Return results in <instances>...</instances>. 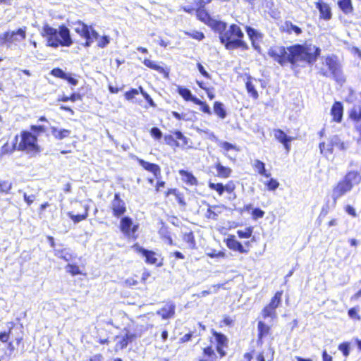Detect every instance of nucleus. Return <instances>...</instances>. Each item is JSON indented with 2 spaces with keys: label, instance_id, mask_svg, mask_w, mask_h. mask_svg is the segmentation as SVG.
I'll use <instances>...</instances> for the list:
<instances>
[{
  "label": "nucleus",
  "instance_id": "nucleus-1",
  "mask_svg": "<svg viewBox=\"0 0 361 361\" xmlns=\"http://www.w3.org/2000/svg\"><path fill=\"white\" fill-rule=\"evenodd\" d=\"M321 49L312 44H295L284 47L274 46L270 47L268 55L281 66L290 63L292 68L300 66V63H314L320 55Z\"/></svg>",
  "mask_w": 361,
  "mask_h": 361
},
{
  "label": "nucleus",
  "instance_id": "nucleus-2",
  "mask_svg": "<svg viewBox=\"0 0 361 361\" xmlns=\"http://www.w3.org/2000/svg\"><path fill=\"white\" fill-rule=\"evenodd\" d=\"M320 62L316 65L317 73L323 77L332 78L336 82L343 84L345 82V76L343 71V66L335 54L323 56Z\"/></svg>",
  "mask_w": 361,
  "mask_h": 361
},
{
  "label": "nucleus",
  "instance_id": "nucleus-3",
  "mask_svg": "<svg viewBox=\"0 0 361 361\" xmlns=\"http://www.w3.org/2000/svg\"><path fill=\"white\" fill-rule=\"evenodd\" d=\"M41 35L47 39V45L54 48L59 45L69 47L73 43L70 31L65 26H61L58 30L46 24L42 27Z\"/></svg>",
  "mask_w": 361,
  "mask_h": 361
},
{
  "label": "nucleus",
  "instance_id": "nucleus-4",
  "mask_svg": "<svg viewBox=\"0 0 361 361\" xmlns=\"http://www.w3.org/2000/svg\"><path fill=\"white\" fill-rule=\"evenodd\" d=\"M244 34L240 27L235 25H231L222 34L220 42L224 44L226 49H235L238 48L247 49V44L243 40Z\"/></svg>",
  "mask_w": 361,
  "mask_h": 361
},
{
  "label": "nucleus",
  "instance_id": "nucleus-5",
  "mask_svg": "<svg viewBox=\"0 0 361 361\" xmlns=\"http://www.w3.org/2000/svg\"><path fill=\"white\" fill-rule=\"evenodd\" d=\"M361 180L360 175L355 171H350L345 175L344 178L338 183L333 189L332 198L336 201L338 198L351 190L352 188L357 185Z\"/></svg>",
  "mask_w": 361,
  "mask_h": 361
},
{
  "label": "nucleus",
  "instance_id": "nucleus-6",
  "mask_svg": "<svg viewBox=\"0 0 361 361\" xmlns=\"http://www.w3.org/2000/svg\"><path fill=\"white\" fill-rule=\"evenodd\" d=\"M37 140V137L31 133L23 131L20 134V141L18 144L17 150L26 151L32 155L35 154L40 152Z\"/></svg>",
  "mask_w": 361,
  "mask_h": 361
},
{
  "label": "nucleus",
  "instance_id": "nucleus-7",
  "mask_svg": "<svg viewBox=\"0 0 361 361\" xmlns=\"http://www.w3.org/2000/svg\"><path fill=\"white\" fill-rule=\"evenodd\" d=\"M282 291H278L271 298L269 305H267L262 311V317L266 319L270 317L275 319L276 317V309L281 302Z\"/></svg>",
  "mask_w": 361,
  "mask_h": 361
},
{
  "label": "nucleus",
  "instance_id": "nucleus-8",
  "mask_svg": "<svg viewBox=\"0 0 361 361\" xmlns=\"http://www.w3.org/2000/svg\"><path fill=\"white\" fill-rule=\"evenodd\" d=\"M26 37V28H19L16 31H8L4 34L5 43L9 44L22 42Z\"/></svg>",
  "mask_w": 361,
  "mask_h": 361
},
{
  "label": "nucleus",
  "instance_id": "nucleus-9",
  "mask_svg": "<svg viewBox=\"0 0 361 361\" xmlns=\"http://www.w3.org/2000/svg\"><path fill=\"white\" fill-rule=\"evenodd\" d=\"M111 208L113 215L117 218L121 216L126 212V203L121 199L118 193L114 195V198L111 202Z\"/></svg>",
  "mask_w": 361,
  "mask_h": 361
},
{
  "label": "nucleus",
  "instance_id": "nucleus-10",
  "mask_svg": "<svg viewBox=\"0 0 361 361\" xmlns=\"http://www.w3.org/2000/svg\"><path fill=\"white\" fill-rule=\"evenodd\" d=\"M133 221L128 216L123 217L120 222V229L126 235H130L136 232L137 226H134L133 228Z\"/></svg>",
  "mask_w": 361,
  "mask_h": 361
},
{
  "label": "nucleus",
  "instance_id": "nucleus-11",
  "mask_svg": "<svg viewBox=\"0 0 361 361\" xmlns=\"http://www.w3.org/2000/svg\"><path fill=\"white\" fill-rule=\"evenodd\" d=\"M175 309V304L173 302H168L157 312V314L161 316L163 319H168L173 317Z\"/></svg>",
  "mask_w": 361,
  "mask_h": 361
},
{
  "label": "nucleus",
  "instance_id": "nucleus-12",
  "mask_svg": "<svg viewBox=\"0 0 361 361\" xmlns=\"http://www.w3.org/2000/svg\"><path fill=\"white\" fill-rule=\"evenodd\" d=\"M134 247L135 248L136 251L138 253H140L144 256L146 259L145 262L150 264H155L157 262V258L156 257V253L147 250L143 247H139L138 245H135Z\"/></svg>",
  "mask_w": 361,
  "mask_h": 361
},
{
  "label": "nucleus",
  "instance_id": "nucleus-13",
  "mask_svg": "<svg viewBox=\"0 0 361 361\" xmlns=\"http://www.w3.org/2000/svg\"><path fill=\"white\" fill-rule=\"evenodd\" d=\"M274 137L280 142L283 144L285 149L289 152L290 145L289 142L293 140L291 137H288L283 130L280 129L274 130Z\"/></svg>",
  "mask_w": 361,
  "mask_h": 361
},
{
  "label": "nucleus",
  "instance_id": "nucleus-14",
  "mask_svg": "<svg viewBox=\"0 0 361 361\" xmlns=\"http://www.w3.org/2000/svg\"><path fill=\"white\" fill-rule=\"evenodd\" d=\"M343 105L339 102H336L331 109V114L333 116L334 121L341 122L343 117Z\"/></svg>",
  "mask_w": 361,
  "mask_h": 361
},
{
  "label": "nucleus",
  "instance_id": "nucleus-15",
  "mask_svg": "<svg viewBox=\"0 0 361 361\" xmlns=\"http://www.w3.org/2000/svg\"><path fill=\"white\" fill-rule=\"evenodd\" d=\"M281 30L289 35L294 33L295 35H299L302 33V30L295 25H293L290 21H286L281 26Z\"/></svg>",
  "mask_w": 361,
  "mask_h": 361
},
{
  "label": "nucleus",
  "instance_id": "nucleus-16",
  "mask_svg": "<svg viewBox=\"0 0 361 361\" xmlns=\"http://www.w3.org/2000/svg\"><path fill=\"white\" fill-rule=\"evenodd\" d=\"M227 247L234 251H238L240 253H246L247 251L243 247L242 244L236 240L234 236H231L226 240Z\"/></svg>",
  "mask_w": 361,
  "mask_h": 361
},
{
  "label": "nucleus",
  "instance_id": "nucleus-17",
  "mask_svg": "<svg viewBox=\"0 0 361 361\" xmlns=\"http://www.w3.org/2000/svg\"><path fill=\"white\" fill-rule=\"evenodd\" d=\"M19 136L16 135L12 144H8L6 142L4 144L1 149L0 155L3 156L5 154H11L16 149H17L18 147V142Z\"/></svg>",
  "mask_w": 361,
  "mask_h": 361
},
{
  "label": "nucleus",
  "instance_id": "nucleus-18",
  "mask_svg": "<svg viewBox=\"0 0 361 361\" xmlns=\"http://www.w3.org/2000/svg\"><path fill=\"white\" fill-rule=\"evenodd\" d=\"M139 164L145 170L152 172L156 178H157L159 176H160L161 169L158 165L145 161L142 159L139 160Z\"/></svg>",
  "mask_w": 361,
  "mask_h": 361
},
{
  "label": "nucleus",
  "instance_id": "nucleus-19",
  "mask_svg": "<svg viewBox=\"0 0 361 361\" xmlns=\"http://www.w3.org/2000/svg\"><path fill=\"white\" fill-rule=\"evenodd\" d=\"M317 8L319 11L320 16L326 20H330L331 18V12L329 6L325 3H319Z\"/></svg>",
  "mask_w": 361,
  "mask_h": 361
},
{
  "label": "nucleus",
  "instance_id": "nucleus-20",
  "mask_svg": "<svg viewBox=\"0 0 361 361\" xmlns=\"http://www.w3.org/2000/svg\"><path fill=\"white\" fill-rule=\"evenodd\" d=\"M210 26L215 32L219 33V39H221L222 34L226 31L227 28L226 23L213 20L210 22Z\"/></svg>",
  "mask_w": 361,
  "mask_h": 361
},
{
  "label": "nucleus",
  "instance_id": "nucleus-21",
  "mask_svg": "<svg viewBox=\"0 0 361 361\" xmlns=\"http://www.w3.org/2000/svg\"><path fill=\"white\" fill-rule=\"evenodd\" d=\"M217 171L216 176L222 178H228L231 176L232 170L229 167H226L218 162L215 165Z\"/></svg>",
  "mask_w": 361,
  "mask_h": 361
},
{
  "label": "nucleus",
  "instance_id": "nucleus-22",
  "mask_svg": "<svg viewBox=\"0 0 361 361\" xmlns=\"http://www.w3.org/2000/svg\"><path fill=\"white\" fill-rule=\"evenodd\" d=\"M216 355L212 347L204 348L203 355L199 361H216Z\"/></svg>",
  "mask_w": 361,
  "mask_h": 361
},
{
  "label": "nucleus",
  "instance_id": "nucleus-23",
  "mask_svg": "<svg viewBox=\"0 0 361 361\" xmlns=\"http://www.w3.org/2000/svg\"><path fill=\"white\" fill-rule=\"evenodd\" d=\"M338 5L345 14H350L353 11L351 0H338Z\"/></svg>",
  "mask_w": 361,
  "mask_h": 361
},
{
  "label": "nucleus",
  "instance_id": "nucleus-24",
  "mask_svg": "<svg viewBox=\"0 0 361 361\" xmlns=\"http://www.w3.org/2000/svg\"><path fill=\"white\" fill-rule=\"evenodd\" d=\"M179 173L182 176V179L186 183L190 185H195L197 184V180L196 178L190 173L185 171L184 170H180Z\"/></svg>",
  "mask_w": 361,
  "mask_h": 361
},
{
  "label": "nucleus",
  "instance_id": "nucleus-25",
  "mask_svg": "<svg viewBox=\"0 0 361 361\" xmlns=\"http://www.w3.org/2000/svg\"><path fill=\"white\" fill-rule=\"evenodd\" d=\"M54 255L66 262L72 259V255L70 253L69 250L67 248H57L54 249Z\"/></svg>",
  "mask_w": 361,
  "mask_h": 361
},
{
  "label": "nucleus",
  "instance_id": "nucleus-26",
  "mask_svg": "<svg viewBox=\"0 0 361 361\" xmlns=\"http://www.w3.org/2000/svg\"><path fill=\"white\" fill-rule=\"evenodd\" d=\"M51 134L58 140H62L70 135L71 131L69 130L63 129L59 130L56 127H51Z\"/></svg>",
  "mask_w": 361,
  "mask_h": 361
},
{
  "label": "nucleus",
  "instance_id": "nucleus-27",
  "mask_svg": "<svg viewBox=\"0 0 361 361\" xmlns=\"http://www.w3.org/2000/svg\"><path fill=\"white\" fill-rule=\"evenodd\" d=\"M89 36L86 37V42L85 46L88 47H90L93 43L94 40L99 39V34L90 26L88 29Z\"/></svg>",
  "mask_w": 361,
  "mask_h": 361
},
{
  "label": "nucleus",
  "instance_id": "nucleus-28",
  "mask_svg": "<svg viewBox=\"0 0 361 361\" xmlns=\"http://www.w3.org/2000/svg\"><path fill=\"white\" fill-rule=\"evenodd\" d=\"M135 338V334L127 332L122 339L118 342L116 346H119L121 349H123L127 347L129 342L133 341Z\"/></svg>",
  "mask_w": 361,
  "mask_h": 361
},
{
  "label": "nucleus",
  "instance_id": "nucleus-29",
  "mask_svg": "<svg viewBox=\"0 0 361 361\" xmlns=\"http://www.w3.org/2000/svg\"><path fill=\"white\" fill-rule=\"evenodd\" d=\"M214 111L219 117L222 119L225 118L226 116V111L224 109V104L221 102H214Z\"/></svg>",
  "mask_w": 361,
  "mask_h": 361
},
{
  "label": "nucleus",
  "instance_id": "nucleus-30",
  "mask_svg": "<svg viewBox=\"0 0 361 361\" xmlns=\"http://www.w3.org/2000/svg\"><path fill=\"white\" fill-rule=\"evenodd\" d=\"M330 143L331 147H337L340 150H345L347 148L345 144L337 135H334L330 138Z\"/></svg>",
  "mask_w": 361,
  "mask_h": 361
},
{
  "label": "nucleus",
  "instance_id": "nucleus-31",
  "mask_svg": "<svg viewBox=\"0 0 361 361\" xmlns=\"http://www.w3.org/2000/svg\"><path fill=\"white\" fill-rule=\"evenodd\" d=\"M88 29L89 26L80 22L78 23L77 27L75 28V30L80 36L86 38L87 36H89Z\"/></svg>",
  "mask_w": 361,
  "mask_h": 361
},
{
  "label": "nucleus",
  "instance_id": "nucleus-32",
  "mask_svg": "<svg viewBox=\"0 0 361 361\" xmlns=\"http://www.w3.org/2000/svg\"><path fill=\"white\" fill-rule=\"evenodd\" d=\"M183 239L185 243H187L188 244V245L190 248H192V249L195 248V237H194L193 233L192 231L184 233Z\"/></svg>",
  "mask_w": 361,
  "mask_h": 361
},
{
  "label": "nucleus",
  "instance_id": "nucleus-33",
  "mask_svg": "<svg viewBox=\"0 0 361 361\" xmlns=\"http://www.w3.org/2000/svg\"><path fill=\"white\" fill-rule=\"evenodd\" d=\"M254 166L256 171H257L260 175L269 177L270 173H267L265 165L263 162L259 160H255Z\"/></svg>",
  "mask_w": 361,
  "mask_h": 361
},
{
  "label": "nucleus",
  "instance_id": "nucleus-34",
  "mask_svg": "<svg viewBox=\"0 0 361 361\" xmlns=\"http://www.w3.org/2000/svg\"><path fill=\"white\" fill-rule=\"evenodd\" d=\"M350 117L355 121H361V107L354 106L350 112Z\"/></svg>",
  "mask_w": 361,
  "mask_h": 361
},
{
  "label": "nucleus",
  "instance_id": "nucleus-35",
  "mask_svg": "<svg viewBox=\"0 0 361 361\" xmlns=\"http://www.w3.org/2000/svg\"><path fill=\"white\" fill-rule=\"evenodd\" d=\"M258 331L259 338H261L264 336H266L269 334V326L260 321L258 322Z\"/></svg>",
  "mask_w": 361,
  "mask_h": 361
},
{
  "label": "nucleus",
  "instance_id": "nucleus-36",
  "mask_svg": "<svg viewBox=\"0 0 361 361\" xmlns=\"http://www.w3.org/2000/svg\"><path fill=\"white\" fill-rule=\"evenodd\" d=\"M246 89L247 92L254 98L257 99L258 98V92L255 90V87L254 84L252 82L251 80H247L246 82Z\"/></svg>",
  "mask_w": 361,
  "mask_h": 361
},
{
  "label": "nucleus",
  "instance_id": "nucleus-37",
  "mask_svg": "<svg viewBox=\"0 0 361 361\" xmlns=\"http://www.w3.org/2000/svg\"><path fill=\"white\" fill-rule=\"evenodd\" d=\"M178 92L181 95L185 100L190 101L192 97V93L190 90L178 86Z\"/></svg>",
  "mask_w": 361,
  "mask_h": 361
},
{
  "label": "nucleus",
  "instance_id": "nucleus-38",
  "mask_svg": "<svg viewBox=\"0 0 361 361\" xmlns=\"http://www.w3.org/2000/svg\"><path fill=\"white\" fill-rule=\"evenodd\" d=\"M214 336L217 341V345L226 346L228 340L227 338L222 334L214 332Z\"/></svg>",
  "mask_w": 361,
  "mask_h": 361
},
{
  "label": "nucleus",
  "instance_id": "nucleus-39",
  "mask_svg": "<svg viewBox=\"0 0 361 361\" xmlns=\"http://www.w3.org/2000/svg\"><path fill=\"white\" fill-rule=\"evenodd\" d=\"M209 187L210 189L216 190L219 195H221L225 191L224 185L222 183H214L209 182Z\"/></svg>",
  "mask_w": 361,
  "mask_h": 361
},
{
  "label": "nucleus",
  "instance_id": "nucleus-40",
  "mask_svg": "<svg viewBox=\"0 0 361 361\" xmlns=\"http://www.w3.org/2000/svg\"><path fill=\"white\" fill-rule=\"evenodd\" d=\"M144 64L150 68H152L154 70L159 71V73H162L164 71L162 67L156 64L154 61H152L149 59H145Z\"/></svg>",
  "mask_w": 361,
  "mask_h": 361
},
{
  "label": "nucleus",
  "instance_id": "nucleus-41",
  "mask_svg": "<svg viewBox=\"0 0 361 361\" xmlns=\"http://www.w3.org/2000/svg\"><path fill=\"white\" fill-rule=\"evenodd\" d=\"M12 188V183L8 180H0V192L8 193Z\"/></svg>",
  "mask_w": 361,
  "mask_h": 361
},
{
  "label": "nucleus",
  "instance_id": "nucleus-42",
  "mask_svg": "<svg viewBox=\"0 0 361 361\" xmlns=\"http://www.w3.org/2000/svg\"><path fill=\"white\" fill-rule=\"evenodd\" d=\"M68 216L74 221V223H78L82 220H84L87 216V211L84 214L75 215L72 212H68Z\"/></svg>",
  "mask_w": 361,
  "mask_h": 361
},
{
  "label": "nucleus",
  "instance_id": "nucleus-43",
  "mask_svg": "<svg viewBox=\"0 0 361 361\" xmlns=\"http://www.w3.org/2000/svg\"><path fill=\"white\" fill-rule=\"evenodd\" d=\"M51 74L52 75H54V77L62 78V79H64L66 78V73L65 72H63V70H61V68H54L51 71Z\"/></svg>",
  "mask_w": 361,
  "mask_h": 361
},
{
  "label": "nucleus",
  "instance_id": "nucleus-44",
  "mask_svg": "<svg viewBox=\"0 0 361 361\" xmlns=\"http://www.w3.org/2000/svg\"><path fill=\"white\" fill-rule=\"evenodd\" d=\"M252 230L251 228H247L245 231H238L237 233L240 238H250L252 235Z\"/></svg>",
  "mask_w": 361,
  "mask_h": 361
},
{
  "label": "nucleus",
  "instance_id": "nucleus-45",
  "mask_svg": "<svg viewBox=\"0 0 361 361\" xmlns=\"http://www.w3.org/2000/svg\"><path fill=\"white\" fill-rule=\"evenodd\" d=\"M66 270L68 272H70L72 275H78L80 274V269L76 265L69 264L66 266Z\"/></svg>",
  "mask_w": 361,
  "mask_h": 361
},
{
  "label": "nucleus",
  "instance_id": "nucleus-46",
  "mask_svg": "<svg viewBox=\"0 0 361 361\" xmlns=\"http://www.w3.org/2000/svg\"><path fill=\"white\" fill-rule=\"evenodd\" d=\"M338 350H341L345 357H348L350 353L349 344L348 343H343L338 345Z\"/></svg>",
  "mask_w": 361,
  "mask_h": 361
},
{
  "label": "nucleus",
  "instance_id": "nucleus-47",
  "mask_svg": "<svg viewBox=\"0 0 361 361\" xmlns=\"http://www.w3.org/2000/svg\"><path fill=\"white\" fill-rule=\"evenodd\" d=\"M219 145L224 149L226 152L235 149V146L226 141H219Z\"/></svg>",
  "mask_w": 361,
  "mask_h": 361
},
{
  "label": "nucleus",
  "instance_id": "nucleus-48",
  "mask_svg": "<svg viewBox=\"0 0 361 361\" xmlns=\"http://www.w3.org/2000/svg\"><path fill=\"white\" fill-rule=\"evenodd\" d=\"M139 94V90L136 89H133L130 91L126 92L125 94V97L128 100H133L135 95Z\"/></svg>",
  "mask_w": 361,
  "mask_h": 361
},
{
  "label": "nucleus",
  "instance_id": "nucleus-49",
  "mask_svg": "<svg viewBox=\"0 0 361 361\" xmlns=\"http://www.w3.org/2000/svg\"><path fill=\"white\" fill-rule=\"evenodd\" d=\"M110 39L108 36H103L100 39L98 40L97 46L100 48H104L108 45Z\"/></svg>",
  "mask_w": 361,
  "mask_h": 361
},
{
  "label": "nucleus",
  "instance_id": "nucleus-50",
  "mask_svg": "<svg viewBox=\"0 0 361 361\" xmlns=\"http://www.w3.org/2000/svg\"><path fill=\"white\" fill-rule=\"evenodd\" d=\"M150 134L153 137L156 139H160L162 137L161 131L157 127H153L150 130Z\"/></svg>",
  "mask_w": 361,
  "mask_h": 361
},
{
  "label": "nucleus",
  "instance_id": "nucleus-51",
  "mask_svg": "<svg viewBox=\"0 0 361 361\" xmlns=\"http://www.w3.org/2000/svg\"><path fill=\"white\" fill-rule=\"evenodd\" d=\"M141 93L142 94L143 97H145V99L147 101V102L149 104V105L151 106H155V104L153 101V99L151 98V97L147 93L145 92L142 87H139Z\"/></svg>",
  "mask_w": 361,
  "mask_h": 361
},
{
  "label": "nucleus",
  "instance_id": "nucleus-52",
  "mask_svg": "<svg viewBox=\"0 0 361 361\" xmlns=\"http://www.w3.org/2000/svg\"><path fill=\"white\" fill-rule=\"evenodd\" d=\"M267 185L269 188V190H274L279 187V183L276 180L271 178L270 180L267 183Z\"/></svg>",
  "mask_w": 361,
  "mask_h": 361
},
{
  "label": "nucleus",
  "instance_id": "nucleus-53",
  "mask_svg": "<svg viewBox=\"0 0 361 361\" xmlns=\"http://www.w3.org/2000/svg\"><path fill=\"white\" fill-rule=\"evenodd\" d=\"M164 232L166 233V241L167 242V243L169 245H173V240L170 236L169 232L166 228H161L159 231V234L162 235Z\"/></svg>",
  "mask_w": 361,
  "mask_h": 361
},
{
  "label": "nucleus",
  "instance_id": "nucleus-54",
  "mask_svg": "<svg viewBox=\"0 0 361 361\" xmlns=\"http://www.w3.org/2000/svg\"><path fill=\"white\" fill-rule=\"evenodd\" d=\"M348 315L350 318L356 319L357 320L360 319V317L357 314V312L355 308H351L348 310Z\"/></svg>",
  "mask_w": 361,
  "mask_h": 361
},
{
  "label": "nucleus",
  "instance_id": "nucleus-55",
  "mask_svg": "<svg viewBox=\"0 0 361 361\" xmlns=\"http://www.w3.org/2000/svg\"><path fill=\"white\" fill-rule=\"evenodd\" d=\"M188 34L189 35V33H188ZM190 35L192 38L198 39V40H202L204 37V34L202 32H198V31H194L192 33H190Z\"/></svg>",
  "mask_w": 361,
  "mask_h": 361
},
{
  "label": "nucleus",
  "instance_id": "nucleus-56",
  "mask_svg": "<svg viewBox=\"0 0 361 361\" xmlns=\"http://www.w3.org/2000/svg\"><path fill=\"white\" fill-rule=\"evenodd\" d=\"M246 32L251 39H252L254 37H257V35H258L257 30L250 27H246Z\"/></svg>",
  "mask_w": 361,
  "mask_h": 361
},
{
  "label": "nucleus",
  "instance_id": "nucleus-57",
  "mask_svg": "<svg viewBox=\"0 0 361 361\" xmlns=\"http://www.w3.org/2000/svg\"><path fill=\"white\" fill-rule=\"evenodd\" d=\"M252 215L255 218H262L264 215V212L260 209H255L252 211Z\"/></svg>",
  "mask_w": 361,
  "mask_h": 361
},
{
  "label": "nucleus",
  "instance_id": "nucleus-58",
  "mask_svg": "<svg viewBox=\"0 0 361 361\" xmlns=\"http://www.w3.org/2000/svg\"><path fill=\"white\" fill-rule=\"evenodd\" d=\"M174 135L177 140H182L184 145L187 144V138L183 135V133L180 131H176Z\"/></svg>",
  "mask_w": 361,
  "mask_h": 361
},
{
  "label": "nucleus",
  "instance_id": "nucleus-59",
  "mask_svg": "<svg viewBox=\"0 0 361 361\" xmlns=\"http://www.w3.org/2000/svg\"><path fill=\"white\" fill-rule=\"evenodd\" d=\"M23 197L25 201L28 205H30L35 200V196L34 195H27L26 193H24Z\"/></svg>",
  "mask_w": 361,
  "mask_h": 361
},
{
  "label": "nucleus",
  "instance_id": "nucleus-60",
  "mask_svg": "<svg viewBox=\"0 0 361 361\" xmlns=\"http://www.w3.org/2000/svg\"><path fill=\"white\" fill-rule=\"evenodd\" d=\"M31 130L34 132H37V133H44L46 131V128L43 126H32Z\"/></svg>",
  "mask_w": 361,
  "mask_h": 361
},
{
  "label": "nucleus",
  "instance_id": "nucleus-61",
  "mask_svg": "<svg viewBox=\"0 0 361 361\" xmlns=\"http://www.w3.org/2000/svg\"><path fill=\"white\" fill-rule=\"evenodd\" d=\"M197 68H198L199 71L201 73V74L202 75H204V77H206L207 78H209V73L205 71L204 68L203 67V66L202 64L197 63Z\"/></svg>",
  "mask_w": 361,
  "mask_h": 361
},
{
  "label": "nucleus",
  "instance_id": "nucleus-62",
  "mask_svg": "<svg viewBox=\"0 0 361 361\" xmlns=\"http://www.w3.org/2000/svg\"><path fill=\"white\" fill-rule=\"evenodd\" d=\"M201 106H202L201 110L203 112H204L206 114H212L211 109H210V107L207 104H205L204 102L203 104H202Z\"/></svg>",
  "mask_w": 361,
  "mask_h": 361
},
{
  "label": "nucleus",
  "instance_id": "nucleus-63",
  "mask_svg": "<svg viewBox=\"0 0 361 361\" xmlns=\"http://www.w3.org/2000/svg\"><path fill=\"white\" fill-rule=\"evenodd\" d=\"M192 336L191 333L185 334L183 337L180 338V341L181 343H185L189 341Z\"/></svg>",
  "mask_w": 361,
  "mask_h": 361
},
{
  "label": "nucleus",
  "instance_id": "nucleus-64",
  "mask_svg": "<svg viewBox=\"0 0 361 361\" xmlns=\"http://www.w3.org/2000/svg\"><path fill=\"white\" fill-rule=\"evenodd\" d=\"M322 360L323 361H332L333 359L331 355H328L326 350H324L322 353Z\"/></svg>",
  "mask_w": 361,
  "mask_h": 361
}]
</instances>
